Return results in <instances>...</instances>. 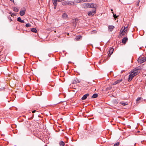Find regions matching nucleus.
I'll list each match as a JSON object with an SVG mask.
<instances>
[{"label": "nucleus", "instance_id": "obj_28", "mask_svg": "<svg viewBox=\"0 0 146 146\" xmlns=\"http://www.w3.org/2000/svg\"><path fill=\"white\" fill-rule=\"evenodd\" d=\"M31 25L29 23H27L26 24L25 26L26 27H29L31 26Z\"/></svg>", "mask_w": 146, "mask_h": 146}, {"label": "nucleus", "instance_id": "obj_4", "mask_svg": "<svg viewBox=\"0 0 146 146\" xmlns=\"http://www.w3.org/2000/svg\"><path fill=\"white\" fill-rule=\"evenodd\" d=\"M78 21V20L77 19H72L71 20V22L73 24L74 26L76 27Z\"/></svg>", "mask_w": 146, "mask_h": 146}, {"label": "nucleus", "instance_id": "obj_19", "mask_svg": "<svg viewBox=\"0 0 146 146\" xmlns=\"http://www.w3.org/2000/svg\"><path fill=\"white\" fill-rule=\"evenodd\" d=\"M25 11H24L23 10V11H21L20 12V14L21 16H22L24 15L25 14Z\"/></svg>", "mask_w": 146, "mask_h": 146}, {"label": "nucleus", "instance_id": "obj_30", "mask_svg": "<svg viewBox=\"0 0 146 146\" xmlns=\"http://www.w3.org/2000/svg\"><path fill=\"white\" fill-rule=\"evenodd\" d=\"M90 7H91V8H94L95 7L94 5L93 4H90Z\"/></svg>", "mask_w": 146, "mask_h": 146}, {"label": "nucleus", "instance_id": "obj_7", "mask_svg": "<svg viewBox=\"0 0 146 146\" xmlns=\"http://www.w3.org/2000/svg\"><path fill=\"white\" fill-rule=\"evenodd\" d=\"M132 71V72L135 76L137 75L140 72H139L137 70H136V69L135 68Z\"/></svg>", "mask_w": 146, "mask_h": 146}, {"label": "nucleus", "instance_id": "obj_3", "mask_svg": "<svg viewBox=\"0 0 146 146\" xmlns=\"http://www.w3.org/2000/svg\"><path fill=\"white\" fill-rule=\"evenodd\" d=\"M131 73L129 74L128 78V82L131 81L133 78L135 76H136L133 73L132 71L131 72Z\"/></svg>", "mask_w": 146, "mask_h": 146}, {"label": "nucleus", "instance_id": "obj_33", "mask_svg": "<svg viewBox=\"0 0 146 146\" xmlns=\"http://www.w3.org/2000/svg\"><path fill=\"white\" fill-rule=\"evenodd\" d=\"M8 19H9L10 21V22L12 21V20L11 17H8Z\"/></svg>", "mask_w": 146, "mask_h": 146}, {"label": "nucleus", "instance_id": "obj_22", "mask_svg": "<svg viewBox=\"0 0 146 146\" xmlns=\"http://www.w3.org/2000/svg\"><path fill=\"white\" fill-rule=\"evenodd\" d=\"M142 98L141 97H139L136 100V102L137 103L140 102V100H141Z\"/></svg>", "mask_w": 146, "mask_h": 146}, {"label": "nucleus", "instance_id": "obj_1", "mask_svg": "<svg viewBox=\"0 0 146 146\" xmlns=\"http://www.w3.org/2000/svg\"><path fill=\"white\" fill-rule=\"evenodd\" d=\"M146 61V57H139L138 59V63L141 64L142 63Z\"/></svg>", "mask_w": 146, "mask_h": 146}, {"label": "nucleus", "instance_id": "obj_18", "mask_svg": "<svg viewBox=\"0 0 146 146\" xmlns=\"http://www.w3.org/2000/svg\"><path fill=\"white\" fill-rule=\"evenodd\" d=\"M114 28V27L112 25H110L108 27V29L109 30L111 31Z\"/></svg>", "mask_w": 146, "mask_h": 146}, {"label": "nucleus", "instance_id": "obj_26", "mask_svg": "<svg viewBox=\"0 0 146 146\" xmlns=\"http://www.w3.org/2000/svg\"><path fill=\"white\" fill-rule=\"evenodd\" d=\"M98 94H94L92 96V98H95L97 97Z\"/></svg>", "mask_w": 146, "mask_h": 146}, {"label": "nucleus", "instance_id": "obj_21", "mask_svg": "<svg viewBox=\"0 0 146 146\" xmlns=\"http://www.w3.org/2000/svg\"><path fill=\"white\" fill-rule=\"evenodd\" d=\"M62 17L66 19L68 17L66 13H64L62 15Z\"/></svg>", "mask_w": 146, "mask_h": 146}, {"label": "nucleus", "instance_id": "obj_32", "mask_svg": "<svg viewBox=\"0 0 146 146\" xmlns=\"http://www.w3.org/2000/svg\"><path fill=\"white\" fill-rule=\"evenodd\" d=\"M113 16L115 19H116L117 18L118 16H116L115 14H114V13H113Z\"/></svg>", "mask_w": 146, "mask_h": 146}, {"label": "nucleus", "instance_id": "obj_8", "mask_svg": "<svg viewBox=\"0 0 146 146\" xmlns=\"http://www.w3.org/2000/svg\"><path fill=\"white\" fill-rule=\"evenodd\" d=\"M82 36L81 35L77 36L74 39V40L76 41L80 40L81 39Z\"/></svg>", "mask_w": 146, "mask_h": 146}, {"label": "nucleus", "instance_id": "obj_42", "mask_svg": "<svg viewBox=\"0 0 146 146\" xmlns=\"http://www.w3.org/2000/svg\"><path fill=\"white\" fill-rule=\"evenodd\" d=\"M10 0L11 1H13V2H14V0Z\"/></svg>", "mask_w": 146, "mask_h": 146}, {"label": "nucleus", "instance_id": "obj_39", "mask_svg": "<svg viewBox=\"0 0 146 146\" xmlns=\"http://www.w3.org/2000/svg\"><path fill=\"white\" fill-rule=\"evenodd\" d=\"M125 71V70H122L121 71V73H122L123 72H124Z\"/></svg>", "mask_w": 146, "mask_h": 146}, {"label": "nucleus", "instance_id": "obj_15", "mask_svg": "<svg viewBox=\"0 0 146 146\" xmlns=\"http://www.w3.org/2000/svg\"><path fill=\"white\" fill-rule=\"evenodd\" d=\"M119 104L124 106L128 104V103L127 102H124L123 101L120 102Z\"/></svg>", "mask_w": 146, "mask_h": 146}, {"label": "nucleus", "instance_id": "obj_5", "mask_svg": "<svg viewBox=\"0 0 146 146\" xmlns=\"http://www.w3.org/2000/svg\"><path fill=\"white\" fill-rule=\"evenodd\" d=\"M113 48H110L108 52V57L110 58L111 55L113 53Z\"/></svg>", "mask_w": 146, "mask_h": 146}, {"label": "nucleus", "instance_id": "obj_38", "mask_svg": "<svg viewBox=\"0 0 146 146\" xmlns=\"http://www.w3.org/2000/svg\"><path fill=\"white\" fill-rule=\"evenodd\" d=\"M9 13L10 14H11V16H12V13H11V12H10Z\"/></svg>", "mask_w": 146, "mask_h": 146}, {"label": "nucleus", "instance_id": "obj_10", "mask_svg": "<svg viewBox=\"0 0 146 146\" xmlns=\"http://www.w3.org/2000/svg\"><path fill=\"white\" fill-rule=\"evenodd\" d=\"M128 39L126 37L123 38L122 40V42L124 44H125L126 42L127 41Z\"/></svg>", "mask_w": 146, "mask_h": 146}, {"label": "nucleus", "instance_id": "obj_6", "mask_svg": "<svg viewBox=\"0 0 146 146\" xmlns=\"http://www.w3.org/2000/svg\"><path fill=\"white\" fill-rule=\"evenodd\" d=\"M123 80V79L121 78L119 79H118L115 81L113 84V85H115L117 84H119L120 82H122Z\"/></svg>", "mask_w": 146, "mask_h": 146}, {"label": "nucleus", "instance_id": "obj_23", "mask_svg": "<svg viewBox=\"0 0 146 146\" xmlns=\"http://www.w3.org/2000/svg\"><path fill=\"white\" fill-rule=\"evenodd\" d=\"M59 144L60 146H64L65 143L63 141H61L59 142Z\"/></svg>", "mask_w": 146, "mask_h": 146}, {"label": "nucleus", "instance_id": "obj_27", "mask_svg": "<svg viewBox=\"0 0 146 146\" xmlns=\"http://www.w3.org/2000/svg\"><path fill=\"white\" fill-rule=\"evenodd\" d=\"M13 11L15 12H17L19 11V9L17 8L14 7L13 8Z\"/></svg>", "mask_w": 146, "mask_h": 146}, {"label": "nucleus", "instance_id": "obj_12", "mask_svg": "<svg viewBox=\"0 0 146 146\" xmlns=\"http://www.w3.org/2000/svg\"><path fill=\"white\" fill-rule=\"evenodd\" d=\"M66 1V5H71L74 4L73 2L70 1Z\"/></svg>", "mask_w": 146, "mask_h": 146}, {"label": "nucleus", "instance_id": "obj_43", "mask_svg": "<svg viewBox=\"0 0 146 146\" xmlns=\"http://www.w3.org/2000/svg\"><path fill=\"white\" fill-rule=\"evenodd\" d=\"M111 11H113V9H111Z\"/></svg>", "mask_w": 146, "mask_h": 146}, {"label": "nucleus", "instance_id": "obj_24", "mask_svg": "<svg viewBox=\"0 0 146 146\" xmlns=\"http://www.w3.org/2000/svg\"><path fill=\"white\" fill-rule=\"evenodd\" d=\"M52 1L53 5H57V0H52Z\"/></svg>", "mask_w": 146, "mask_h": 146}, {"label": "nucleus", "instance_id": "obj_34", "mask_svg": "<svg viewBox=\"0 0 146 146\" xmlns=\"http://www.w3.org/2000/svg\"><path fill=\"white\" fill-rule=\"evenodd\" d=\"M139 1L138 2H137L136 5H137V6H139Z\"/></svg>", "mask_w": 146, "mask_h": 146}, {"label": "nucleus", "instance_id": "obj_20", "mask_svg": "<svg viewBox=\"0 0 146 146\" xmlns=\"http://www.w3.org/2000/svg\"><path fill=\"white\" fill-rule=\"evenodd\" d=\"M31 31L34 33H36L37 32V31L36 29L35 28H33L31 29Z\"/></svg>", "mask_w": 146, "mask_h": 146}, {"label": "nucleus", "instance_id": "obj_14", "mask_svg": "<svg viewBox=\"0 0 146 146\" xmlns=\"http://www.w3.org/2000/svg\"><path fill=\"white\" fill-rule=\"evenodd\" d=\"M89 96L88 94H87L84 95L82 98V100H85L88 96Z\"/></svg>", "mask_w": 146, "mask_h": 146}, {"label": "nucleus", "instance_id": "obj_17", "mask_svg": "<svg viewBox=\"0 0 146 146\" xmlns=\"http://www.w3.org/2000/svg\"><path fill=\"white\" fill-rule=\"evenodd\" d=\"M17 21L21 23H24L25 21L23 20H22L20 17H19L17 18Z\"/></svg>", "mask_w": 146, "mask_h": 146}, {"label": "nucleus", "instance_id": "obj_40", "mask_svg": "<svg viewBox=\"0 0 146 146\" xmlns=\"http://www.w3.org/2000/svg\"><path fill=\"white\" fill-rule=\"evenodd\" d=\"M15 15V14H14V13H12V15Z\"/></svg>", "mask_w": 146, "mask_h": 146}, {"label": "nucleus", "instance_id": "obj_13", "mask_svg": "<svg viewBox=\"0 0 146 146\" xmlns=\"http://www.w3.org/2000/svg\"><path fill=\"white\" fill-rule=\"evenodd\" d=\"M127 29V27H124V29L121 30L120 31V33H126Z\"/></svg>", "mask_w": 146, "mask_h": 146}, {"label": "nucleus", "instance_id": "obj_31", "mask_svg": "<svg viewBox=\"0 0 146 146\" xmlns=\"http://www.w3.org/2000/svg\"><path fill=\"white\" fill-rule=\"evenodd\" d=\"M119 142H117L114 145V146H117L119 145Z\"/></svg>", "mask_w": 146, "mask_h": 146}, {"label": "nucleus", "instance_id": "obj_36", "mask_svg": "<svg viewBox=\"0 0 146 146\" xmlns=\"http://www.w3.org/2000/svg\"><path fill=\"white\" fill-rule=\"evenodd\" d=\"M125 33H120L122 35H125Z\"/></svg>", "mask_w": 146, "mask_h": 146}, {"label": "nucleus", "instance_id": "obj_2", "mask_svg": "<svg viewBox=\"0 0 146 146\" xmlns=\"http://www.w3.org/2000/svg\"><path fill=\"white\" fill-rule=\"evenodd\" d=\"M96 12V9L95 8H94L92 10L89 11L88 14L89 16L94 15Z\"/></svg>", "mask_w": 146, "mask_h": 146}, {"label": "nucleus", "instance_id": "obj_25", "mask_svg": "<svg viewBox=\"0 0 146 146\" xmlns=\"http://www.w3.org/2000/svg\"><path fill=\"white\" fill-rule=\"evenodd\" d=\"M136 69V70H137L139 72H140L141 70L142 69V68L141 67L138 66L135 68Z\"/></svg>", "mask_w": 146, "mask_h": 146}, {"label": "nucleus", "instance_id": "obj_37", "mask_svg": "<svg viewBox=\"0 0 146 146\" xmlns=\"http://www.w3.org/2000/svg\"><path fill=\"white\" fill-rule=\"evenodd\" d=\"M36 112V110H33L32 111V113H35V112Z\"/></svg>", "mask_w": 146, "mask_h": 146}, {"label": "nucleus", "instance_id": "obj_35", "mask_svg": "<svg viewBox=\"0 0 146 146\" xmlns=\"http://www.w3.org/2000/svg\"><path fill=\"white\" fill-rule=\"evenodd\" d=\"M54 5V9H56V6H57V5Z\"/></svg>", "mask_w": 146, "mask_h": 146}, {"label": "nucleus", "instance_id": "obj_11", "mask_svg": "<svg viewBox=\"0 0 146 146\" xmlns=\"http://www.w3.org/2000/svg\"><path fill=\"white\" fill-rule=\"evenodd\" d=\"M87 1V0H74V1L77 3L81 2H85Z\"/></svg>", "mask_w": 146, "mask_h": 146}, {"label": "nucleus", "instance_id": "obj_9", "mask_svg": "<svg viewBox=\"0 0 146 146\" xmlns=\"http://www.w3.org/2000/svg\"><path fill=\"white\" fill-rule=\"evenodd\" d=\"M80 82L76 78H74L72 81V83L75 84H76L77 83H79Z\"/></svg>", "mask_w": 146, "mask_h": 146}, {"label": "nucleus", "instance_id": "obj_29", "mask_svg": "<svg viewBox=\"0 0 146 146\" xmlns=\"http://www.w3.org/2000/svg\"><path fill=\"white\" fill-rule=\"evenodd\" d=\"M66 1L64 2H63L62 3V5H66Z\"/></svg>", "mask_w": 146, "mask_h": 146}, {"label": "nucleus", "instance_id": "obj_41", "mask_svg": "<svg viewBox=\"0 0 146 146\" xmlns=\"http://www.w3.org/2000/svg\"><path fill=\"white\" fill-rule=\"evenodd\" d=\"M57 2H60V1H59V0H57Z\"/></svg>", "mask_w": 146, "mask_h": 146}, {"label": "nucleus", "instance_id": "obj_16", "mask_svg": "<svg viewBox=\"0 0 146 146\" xmlns=\"http://www.w3.org/2000/svg\"><path fill=\"white\" fill-rule=\"evenodd\" d=\"M90 4L89 3H85L84 4V7H90Z\"/></svg>", "mask_w": 146, "mask_h": 146}]
</instances>
